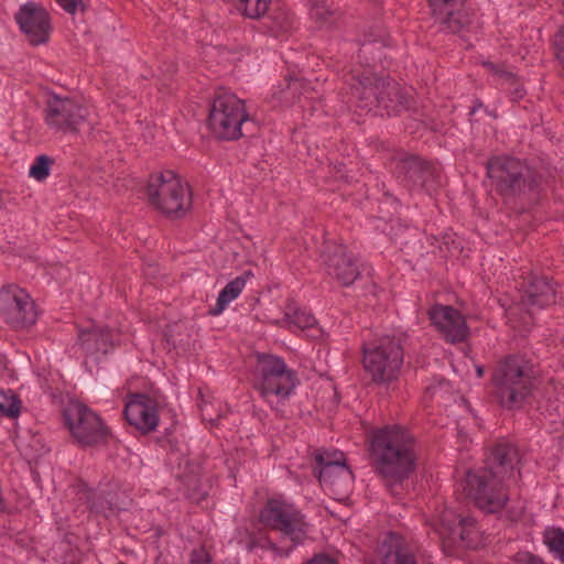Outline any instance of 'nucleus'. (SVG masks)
I'll use <instances>...</instances> for the list:
<instances>
[{
  "label": "nucleus",
  "instance_id": "1",
  "mask_svg": "<svg viewBox=\"0 0 564 564\" xmlns=\"http://www.w3.org/2000/svg\"><path fill=\"white\" fill-rule=\"evenodd\" d=\"M485 167L490 189L506 204L536 203L550 185L551 172L543 161L501 153L489 156Z\"/></svg>",
  "mask_w": 564,
  "mask_h": 564
},
{
  "label": "nucleus",
  "instance_id": "2",
  "mask_svg": "<svg viewBox=\"0 0 564 564\" xmlns=\"http://www.w3.org/2000/svg\"><path fill=\"white\" fill-rule=\"evenodd\" d=\"M517 447L507 440L498 441L489 452L485 466L470 469L464 479V490L468 498L486 513H498L509 501L506 480L520 474Z\"/></svg>",
  "mask_w": 564,
  "mask_h": 564
},
{
  "label": "nucleus",
  "instance_id": "3",
  "mask_svg": "<svg viewBox=\"0 0 564 564\" xmlns=\"http://www.w3.org/2000/svg\"><path fill=\"white\" fill-rule=\"evenodd\" d=\"M413 435L400 425L377 431L371 440V452L380 475L401 482L415 469L416 455Z\"/></svg>",
  "mask_w": 564,
  "mask_h": 564
},
{
  "label": "nucleus",
  "instance_id": "4",
  "mask_svg": "<svg viewBox=\"0 0 564 564\" xmlns=\"http://www.w3.org/2000/svg\"><path fill=\"white\" fill-rule=\"evenodd\" d=\"M492 384L498 403L507 410H518L529 402L536 389V370L524 355L510 354L497 362Z\"/></svg>",
  "mask_w": 564,
  "mask_h": 564
},
{
  "label": "nucleus",
  "instance_id": "5",
  "mask_svg": "<svg viewBox=\"0 0 564 564\" xmlns=\"http://www.w3.org/2000/svg\"><path fill=\"white\" fill-rule=\"evenodd\" d=\"M147 194L152 206L171 217L183 216L191 206L187 184L172 171L152 175Z\"/></svg>",
  "mask_w": 564,
  "mask_h": 564
},
{
  "label": "nucleus",
  "instance_id": "6",
  "mask_svg": "<svg viewBox=\"0 0 564 564\" xmlns=\"http://www.w3.org/2000/svg\"><path fill=\"white\" fill-rule=\"evenodd\" d=\"M256 373V387L268 402H272L273 399L279 401L288 399L297 384L294 370L276 356H259Z\"/></svg>",
  "mask_w": 564,
  "mask_h": 564
},
{
  "label": "nucleus",
  "instance_id": "7",
  "mask_svg": "<svg viewBox=\"0 0 564 564\" xmlns=\"http://www.w3.org/2000/svg\"><path fill=\"white\" fill-rule=\"evenodd\" d=\"M364 367L377 383H386L398 377L403 364V348L400 341L383 337L372 345H364Z\"/></svg>",
  "mask_w": 564,
  "mask_h": 564
},
{
  "label": "nucleus",
  "instance_id": "8",
  "mask_svg": "<svg viewBox=\"0 0 564 564\" xmlns=\"http://www.w3.org/2000/svg\"><path fill=\"white\" fill-rule=\"evenodd\" d=\"M392 164L397 180L410 189H422L432 195L442 185L440 169L417 155L398 153Z\"/></svg>",
  "mask_w": 564,
  "mask_h": 564
},
{
  "label": "nucleus",
  "instance_id": "9",
  "mask_svg": "<svg viewBox=\"0 0 564 564\" xmlns=\"http://www.w3.org/2000/svg\"><path fill=\"white\" fill-rule=\"evenodd\" d=\"M248 120L243 101L235 95L225 94L214 100L208 127L217 138L235 140L242 135V124Z\"/></svg>",
  "mask_w": 564,
  "mask_h": 564
},
{
  "label": "nucleus",
  "instance_id": "10",
  "mask_svg": "<svg viewBox=\"0 0 564 564\" xmlns=\"http://www.w3.org/2000/svg\"><path fill=\"white\" fill-rule=\"evenodd\" d=\"M64 424L82 445H98L109 437V431L100 417L79 402H69L63 411Z\"/></svg>",
  "mask_w": 564,
  "mask_h": 564
},
{
  "label": "nucleus",
  "instance_id": "11",
  "mask_svg": "<svg viewBox=\"0 0 564 564\" xmlns=\"http://www.w3.org/2000/svg\"><path fill=\"white\" fill-rule=\"evenodd\" d=\"M260 520L264 525L280 532L283 539L291 542L290 546L284 547L286 551L304 538L305 524L299 511L283 500H269L261 511Z\"/></svg>",
  "mask_w": 564,
  "mask_h": 564
},
{
  "label": "nucleus",
  "instance_id": "12",
  "mask_svg": "<svg viewBox=\"0 0 564 564\" xmlns=\"http://www.w3.org/2000/svg\"><path fill=\"white\" fill-rule=\"evenodd\" d=\"M358 95L359 101L355 102V107L371 111L373 107H380L387 110V113L397 115L401 109L405 108L406 100L400 94L394 82L376 80L371 86L364 83L355 85V97Z\"/></svg>",
  "mask_w": 564,
  "mask_h": 564
},
{
  "label": "nucleus",
  "instance_id": "13",
  "mask_svg": "<svg viewBox=\"0 0 564 564\" xmlns=\"http://www.w3.org/2000/svg\"><path fill=\"white\" fill-rule=\"evenodd\" d=\"M0 316L13 328L32 325L36 321V310L29 293L10 285L0 291Z\"/></svg>",
  "mask_w": 564,
  "mask_h": 564
},
{
  "label": "nucleus",
  "instance_id": "14",
  "mask_svg": "<svg viewBox=\"0 0 564 564\" xmlns=\"http://www.w3.org/2000/svg\"><path fill=\"white\" fill-rule=\"evenodd\" d=\"M88 116V108L75 99L54 96L46 105L45 123L55 131L74 132Z\"/></svg>",
  "mask_w": 564,
  "mask_h": 564
},
{
  "label": "nucleus",
  "instance_id": "15",
  "mask_svg": "<svg viewBox=\"0 0 564 564\" xmlns=\"http://www.w3.org/2000/svg\"><path fill=\"white\" fill-rule=\"evenodd\" d=\"M556 283L545 275L530 274L523 283L521 305L525 310L524 325H529L534 310H543L556 302Z\"/></svg>",
  "mask_w": 564,
  "mask_h": 564
},
{
  "label": "nucleus",
  "instance_id": "16",
  "mask_svg": "<svg viewBox=\"0 0 564 564\" xmlns=\"http://www.w3.org/2000/svg\"><path fill=\"white\" fill-rule=\"evenodd\" d=\"M434 22L445 34H459L470 24L464 0H427Z\"/></svg>",
  "mask_w": 564,
  "mask_h": 564
},
{
  "label": "nucleus",
  "instance_id": "17",
  "mask_svg": "<svg viewBox=\"0 0 564 564\" xmlns=\"http://www.w3.org/2000/svg\"><path fill=\"white\" fill-rule=\"evenodd\" d=\"M162 402L144 393L130 394L124 405L127 421L142 432L153 431L159 423Z\"/></svg>",
  "mask_w": 564,
  "mask_h": 564
},
{
  "label": "nucleus",
  "instance_id": "18",
  "mask_svg": "<svg viewBox=\"0 0 564 564\" xmlns=\"http://www.w3.org/2000/svg\"><path fill=\"white\" fill-rule=\"evenodd\" d=\"M429 318L451 344L463 343L469 337L470 330L465 316L451 305L436 304L432 306L429 311Z\"/></svg>",
  "mask_w": 564,
  "mask_h": 564
},
{
  "label": "nucleus",
  "instance_id": "19",
  "mask_svg": "<svg viewBox=\"0 0 564 564\" xmlns=\"http://www.w3.org/2000/svg\"><path fill=\"white\" fill-rule=\"evenodd\" d=\"M78 343L87 357L100 361L119 344V334L108 327L90 324L79 329Z\"/></svg>",
  "mask_w": 564,
  "mask_h": 564
},
{
  "label": "nucleus",
  "instance_id": "20",
  "mask_svg": "<svg viewBox=\"0 0 564 564\" xmlns=\"http://www.w3.org/2000/svg\"><path fill=\"white\" fill-rule=\"evenodd\" d=\"M21 31L32 44L46 42L50 34V21L45 10L32 3H26L15 15Z\"/></svg>",
  "mask_w": 564,
  "mask_h": 564
},
{
  "label": "nucleus",
  "instance_id": "21",
  "mask_svg": "<svg viewBox=\"0 0 564 564\" xmlns=\"http://www.w3.org/2000/svg\"><path fill=\"white\" fill-rule=\"evenodd\" d=\"M438 523V531L442 535H447L453 541L468 543L476 520L470 516H460L454 510L446 508L440 514Z\"/></svg>",
  "mask_w": 564,
  "mask_h": 564
},
{
  "label": "nucleus",
  "instance_id": "22",
  "mask_svg": "<svg viewBox=\"0 0 564 564\" xmlns=\"http://www.w3.org/2000/svg\"><path fill=\"white\" fill-rule=\"evenodd\" d=\"M314 474L321 482H333L345 473H350L345 456L339 451H323L316 454Z\"/></svg>",
  "mask_w": 564,
  "mask_h": 564
},
{
  "label": "nucleus",
  "instance_id": "23",
  "mask_svg": "<svg viewBox=\"0 0 564 564\" xmlns=\"http://www.w3.org/2000/svg\"><path fill=\"white\" fill-rule=\"evenodd\" d=\"M382 564H417L412 546L401 535L390 533L382 544Z\"/></svg>",
  "mask_w": 564,
  "mask_h": 564
},
{
  "label": "nucleus",
  "instance_id": "24",
  "mask_svg": "<svg viewBox=\"0 0 564 564\" xmlns=\"http://www.w3.org/2000/svg\"><path fill=\"white\" fill-rule=\"evenodd\" d=\"M485 66L498 77V85L508 93L511 101L516 102L524 97L525 89L513 73L507 70L502 65L486 63Z\"/></svg>",
  "mask_w": 564,
  "mask_h": 564
},
{
  "label": "nucleus",
  "instance_id": "25",
  "mask_svg": "<svg viewBox=\"0 0 564 564\" xmlns=\"http://www.w3.org/2000/svg\"><path fill=\"white\" fill-rule=\"evenodd\" d=\"M328 273L341 284L349 286L352 283V267L350 258H346L344 249L339 247L336 254L327 261Z\"/></svg>",
  "mask_w": 564,
  "mask_h": 564
},
{
  "label": "nucleus",
  "instance_id": "26",
  "mask_svg": "<svg viewBox=\"0 0 564 564\" xmlns=\"http://www.w3.org/2000/svg\"><path fill=\"white\" fill-rule=\"evenodd\" d=\"M316 323V318L308 311L290 304L284 313V318L279 324L292 330H304L313 328Z\"/></svg>",
  "mask_w": 564,
  "mask_h": 564
},
{
  "label": "nucleus",
  "instance_id": "27",
  "mask_svg": "<svg viewBox=\"0 0 564 564\" xmlns=\"http://www.w3.org/2000/svg\"><path fill=\"white\" fill-rule=\"evenodd\" d=\"M246 285V279L242 276H238L235 280L230 281L219 293L217 297V302L214 308H212L213 315L221 314L226 307L236 300L239 294L242 292Z\"/></svg>",
  "mask_w": 564,
  "mask_h": 564
},
{
  "label": "nucleus",
  "instance_id": "28",
  "mask_svg": "<svg viewBox=\"0 0 564 564\" xmlns=\"http://www.w3.org/2000/svg\"><path fill=\"white\" fill-rule=\"evenodd\" d=\"M270 31L275 36H283L297 28V20L289 10H281L271 18Z\"/></svg>",
  "mask_w": 564,
  "mask_h": 564
},
{
  "label": "nucleus",
  "instance_id": "29",
  "mask_svg": "<svg viewBox=\"0 0 564 564\" xmlns=\"http://www.w3.org/2000/svg\"><path fill=\"white\" fill-rule=\"evenodd\" d=\"M544 543L549 550L564 563V530L561 528H552L544 533Z\"/></svg>",
  "mask_w": 564,
  "mask_h": 564
},
{
  "label": "nucleus",
  "instance_id": "30",
  "mask_svg": "<svg viewBox=\"0 0 564 564\" xmlns=\"http://www.w3.org/2000/svg\"><path fill=\"white\" fill-rule=\"evenodd\" d=\"M21 401L12 390L0 391V413L10 419L20 415Z\"/></svg>",
  "mask_w": 564,
  "mask_h": 564
},
{
  "label": "nucleus",
  "instance_id": "31",
  "mask_svg": "<svg viewBox=\"0 0 564 564\" xmlns=\"http://www.w3.org/2000/svg\"><path fill=\"white\" fill-rule=\"evenodd\" d=\"M359 275L360 273L355 270V289L361 290V295L367 297V305H375L376 302L372 299L378 296L380 289L372 279L364 281Z\"/></svg>",
  "mask_w": 564,
  "mask_h": 564
},
{
  "label": "nucleus",
  "instance_id": "32",
  "mask_svg": "<svg viewBox=\"0 0 564 564\" xmlns=\"http://www.w3.org/2000/svg\"><path fill=\"white\" fill-rule=\"evenodd\" d=\"M50 159L45 155L37 156L30 167V175L37 181L45 180L50 174Z\"/></svg>",
  "mask_w": 564,
  "mask_h": 564
},
{
  "label": "nucleus",
  "instance_id": "33",
  "mask_svg": "<svg viewBox=\"0 0 564 564\" xmlns=\"http://www.w3.org/2000/svg\"><path fill=\"white\" fill-rule=\"evenodd\" d=\"M552 47L556 62L564 69V24L554 34Z\"/></svg>",
  "mask_w": 564,
  "mask_h": 564
},
{
  "label": "nucleus",
  "instance_id": "34",
  "mask_svg": "<svg viewBox=\"0 0 564 564\" xmlns=\"http://www.w3.org/2000/svg\"><path fill=\"white\" fill-rule=\"evenodd\" d=\"M310 15L316 22L324 23L328 15V8L324 0H311Z\"/></svg>",
  "mask_w": 564,
  "mask_h": 564
},
{
  "label": "nucleus",
  "instance_id": "35",
  "mask_svg": "<svg viewBox=\"0 0 564 564\" xmlns=\"http://www.w3.org/2000/svg\"><path fill=\"white\" fill-rule=\"evenodd\" d=\"M391 230L393 231L395 240L399 241L401 245L408 242L406 240L401 239L402 232H408L409 236H416V232H417L416 227L404 224L400 219L394 220V223L391 226Z\"/></svg>",
  "mask_w": 564,
  "mask_h": 564
},
{
  "label": "nucleus",
  "instance_id": "36",
  "mask_svg": "<svg viewBox=\"0 0 564 564\" xmlns=\"http://www.w3.org/2000/svg\"><path fill=\"white\" fill-rule=\"evenodd\" d=\"M188 564H212V562L206 551L200 549L192 552Z\"/></svg>",
  "mask_w": 564,
  "mask_h": 564
},
{
  "label": "nucleus",
  "instance_id": "37",
  "mask_svg": "<svg viewBox=\"0 0 564 564\" xmlns=\"http://www.w3.org/2000/svg\"><path fill=\"white\" fill-rule=\"evenodd\" d=\"M78 495L80 500H85L88 509H97L93 501L94 494L86 485L80 486Z\"/></svg>",
  "mask_w": 564,
  "mask_h": 564
},
{
  "label": "nucleus",
  "instance_id": "38",
  "mask_svg": "<svg viewBox=\"0 0 564 564\" xmlns=\"http://www.w3.org/2000/svg\"><path fill=\"white\" fill-rule=\"evenodd\" d=\"M58 4L67 12L75 13L83 7L82 0H57Z\"/></svg>",
  "mask_w": 564,
  "mask_h": 564
},
{
  "label": "nucleus",
  "instance_id": "39",
  "mask_svg": "<svg viewBox=\"0 0 564 564\" xmlns=\"http://www.w3.org/2000/svg\"><path fill=\"white\" fill-rule=\"evenodd\" d=\"M305 564H337L335 558L326 554H316L312 560L306 562Z\"/></svg>",
  "mask_w": 564,
  "mask_h": 564
},
{
  "label": "nucleus",
  "instance_id": "40",
  "mask_svg": "<svg viewBox=\"0 0 564 564\" xmlns=\"http://www.w3.org/2000/svg\"><path fill=\"white\" fill-rule=\"evenodd\" d=\"M184 485L188 488H194L197 481L196 476H182Z\"/></svg>",
  "mask_w": 564,
  "mask_h": 564
},
{
  "label": "nucleus",
  "instance_id": "41",
  "mask_svg": "<svg viewBox=\"0 0 564 564\" xmlns=\"http://www.w3.org/2000/svg\"><path fill=\"white\" fill-rule=\"evenodd\" d=\"M476 373H477L478 378H481L484 376V373H485L484 367L482 366H477L476 367Z\"/></svg>",
  "mask_w": 564,
  "mask_h": 564
},
{
  "label": "nucleus",
  "instance_id": "42",
  "mask_svg": "<svg viewBox=\"0 0 564 564\" xmlns=\"http://www.w3.org/2000/svg\"><path fill=\"white\" fill-rule=\"evenodd\" d=\"M427 390L432 392V394L435 393L436 388L434 386L427 387Z\"/></svg>",
  "mask_w": 564,
  "mask_h": 564
},
{
  "label": "nucleus",
  "instance_id": "43",
  "mask_svg": "<svg viewBox=\"0 0 564 564\" xmlns=\"http://www.w3.org/2000/svg\"><path fill=\"white\" fill-rule=\"evenodd\" d=\"M518 308H519V307H517V306L511 307V308H510V314H511V315H512V314H514V313H516V311H517Z\"/></svg>",
  "mask_w": 564,
  "mask_h": 564
}]
</instances>
